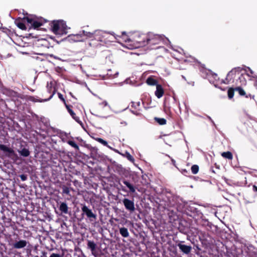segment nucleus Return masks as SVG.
Wrapping results in <instances>:
<instances>
[{
    "label": "nucleus",
    "mask_w": 257,
    "mask_h": 257,
    "mask_svg": "<svg viewBox=\"0 0 257 257\" xmlns=\"http://www.w3.org/2000/svg\"><path fill=\"white\" fill-rule=\"evenodd\" d=\"M67 143L72 147L74 148L76 150H79V146L74 141L72 140H68Z\"/></svg>",
    "instance_id": "nucleus-29"
},
{
    "label": "nucleus",
    "mask_w": 257,
    "mask_h": 257,
    "mask_svg": "<svg viewBox=\"0 0 257 257\" xmlns=\"http://www.w3.org/2000/svg\"><path fill=\"white\" fill-rule=\"evenodd\" d=\"M122 203L125 208L131 212H133L135 210L134 202L127 198H124L122 200Z\"/></svg>",
    "instance_id": "nucleus-11"
},
{
    "label": "nucleus",
    "mask_w": 257,
    "mask_h": 257,
    "mask_svg": "<svg viewBox=\"0 0 257 257\" xmlns=\"http://www.w3.org/2000/svg\"><path fill=\"white\" fill-rule=\"evenodd\" d=\"M154 120L160 125H165L167 123V120L164 118L155 117Z\"/></svg>",
    "instance_id": "nucleus-27"
},
{
    "label": "nucleus",
    "mask_w": 257,
    "mask_h": 257,
    "mask_svg": "<svg viewBox=\"0 0 257 257\" xmlns=\"http://www.w3.org/2000/svg\"><path fill=\"white\" fill-rule=\"evenodd\" d=\"M126 157L128 160L132 162H134L135 161L134 157L128 152H126Z\"/></svg>",
    "instance_id": "nucleus-32"
},
{
    "label": "nucleus",
    "mask_w": 257,
    "mask_h": 257,
    "mask_svg": "<svg viewBox=\"0 0 257 257\" xmlns=\"http://www.w3.org/2000/svg\"><path fill=\"white\" fill-rule=\"evenodd\" d=\"M81 210L82 214L86 215L90 221H93L96 219V214L93 213L92 210L89 209L86 205H83L81 208Z\"/></svg>",
    "instance_id": "nucleus-9"
},
{
    "label": "nucleus",
    "mask_w": 257,
    "mask_h": 257,
    "mask_svg": "<svg viewBox=\"0 0 257 257\" xmlns=\"http://www.w3.org/2000/svg\"><path fill=\"white\" fill-rule=\"evenodd\" d=\"M63 193L66 194H69V189L67 187H65L63 188Z\"/></svg>",
    "instance_id": "nucleus-36"
},
{
    "label": "nucleus",
    "mask_w": 257,
    "mask_h": 257,
    "mask_svg": "<svg viewBox=\"0 0 257 257\" xmlns=\"http://www.w3.org/2000/svg\"><path fill=\"white\" fill-rule=\"evenodd\" d=\"M241 71V69L240 67L233 68L228 73L225 79L222 80V83L224 84L235 83L236 85H239V82L241 85H245L246 81L244 75L240 73Z\"/></svg>",
    "instance_id": "nucleus-1"
},
{
    "label": "nucleus",
    "mask_w": 257,
    "mask_h": 257,
    "mask_svg": "<svg viewBox=\"0 0 257 257\" xmlns=\"http://www.w3.org/2000/svg\"><path fill=\"white\" fill-rule=\"evenodd\" d=\"M129 106L130 107V110L132 113L137 116L141 115L142 107L141 106V103L140 101L138 102L132 101Z\"/></svg>",
    "instance_id": "nucleus-8"
},
{
    "label": "nucleus",
    "mask_w": 257,
    "mask_h": 257,
    "mask_svg": "<svg viewBox=\"0 0 257 257\" xmlns=\"http://www.w3.org/2000/svg\"><path fill=\"white\" fill-rule=\"evenodd\" d=\"M59 210L62 213L67 214L68 212V207L67 204L65 202L61 203L59 206Z\"/></svg>",
    "instance_id": "nucleus-22"
},
{
    "label": "nucleus",
    "mask_w": 257,
    "mask_h": 257,
    "mask_svg": "<svg viewBox=\"0 0 257 257\" xmlns=\"http://www.w3.org/2000/svg\"><path fill=\"white\" fill-rule=\"evenodd\" d=\"M147 34L135 33L130 36L125 42L132 47V48H138L147 45Z\"/></svg>",
    "instance_id": "nucleus-2"
},
{
    "label": "nucleus",
    "mask_w": 257,
    "mask_h": 257,
    "mask_svg": "<svg viewBox=\"0 0 257 257\" xmlns=\"http://www.w3.org/2000/svg\"><path fill=\"white\" fill-rule=\"evenodd\" d=\"M25 17H24L22 19L19 18L17 19L15 22L17 27L22 30H26L27 29V27L25 25V24L27 23V21L25 20Z\"/></svg>",
    "instance_id": "nucleus-14"
},
{
    "label": "nucleus",
    "mask_w": 257,
    "mask_h": 257,
    "mask_svg": "<svg viewBox=\"0 0 257 257\" xmlns=\"http://www.w3.org/2000/svg\"><path fill=\"white\" fill-rule=\"evenodd\" d=\"M119 233L123 237H128L129 236V232L128 229L124 227L119 228Z\"/></svg>",
    "instance_id": "nucleus-21"
},
{
    "label": "nucleus",
    "mask_w": 257,
    "mask_h": 257,
    "mask_svg": "<svg viewBox=\"0 0 257 257\" xmlns=\"http://www.w3.org/2000/svg\"><path fill=\"white\" fill-rule=\"evenodd\" d=\"M184 242V241H180L177 244V245L179 247V249L182 252H183L184 253L188 254L191 252L192 247L190 245L183 244L182 243Z\"/></svg>",
    "instance_id": "nucleus-12"
},
{
    "label": "nucleus",
    "mask_w": 257,
    "mask_h": 257,
    "mask_svg": "<svg viewBox=\"0 0 257 257\" xmlns=\"http://www.w3.org/2000/svg\"><path fill=\"white\" fill-rule=\"evenodd\" d=\"M56 92V90L55 88H54V90L52 92V93L50 95V96L48 98L44 99H37L33 96H30L29 100L33 102H42L43 101H46L48 100H49L51 98L53 97V95L55 94Z\"/></svg>",
    "instance_id": "nucleus-18"
},
{
    "label": "nucleus",
    "mask_w": 257,
    "mask_h": 257,
    "mask_svg": "<svg viewBox=\"0 0 257 257\" xmlns=\"http://www.w3.org/2000/svg\"><path fill=\"white\" fill-rule=\"evenodd\" d=\"M75 38V40L77 41H84V38L83 36V33L79 34H76L74 36Z\"/></svg>",
    "instance_id": "nucleus-28"
},
{
    "label": "nucleus",
    "mask_w": 257,
    "mask_h": 257,
    "mask_svg": "<svg viewBox=\"0 0 257 257\" xmlns=\"http://www.w3.org/2000/svg\"><path fill=\"white\" fill-rule=\"evenodd\" d=\"M20 177L21 179L22 180V181H26L28 178L27 175L26 174L20 175Z\"/></svg>",
    "instance_id": "nucleus-35"
},
{
    "label": "nucleus",
    "mask_w": 257,
    "mask_h": 257,
    "mask_svg": "<svg viewBox=\"0 0 257 257\" xmlns=\"http://www.w3.org/2000/svg\"><path fill=\"white\" fill-rule=\"evenodd\" d=\"M221 155L223 158L225 159H227L229 160H232L233 159L232 154L231 152L229 151L224 152L221 153Z\"/></svg>",
    "instance_id": "nucleus-24"
},
{
    "label": "nucleus",
    "mask_w": 257,
    "mask_h": 257,
    "mask_svg": "<svg viewBox=\"0 0 257 257\" xmlns=\"http://www.w3.org/2000/svg\"><path fill=\"white\" fill-rule=\"evenodd\" d=\"M46 252H44L43 255L45 256V257H47L46 256ZM50 257H63V255H60V254L56 253H52L50 255Z\"/></svg>",
    "instance_id": "nucleus-33"
},
{
    "label": "nucleus",
    "mask_w": 257,
    "mask_h": 257,
    "mask_svg": "<svg viewBox=\"0 0 257 257\" xmlns=\"http://www.w3.org/2000/svg\"><path fill=\"white\" fill-rule=\"evenodd\" d=\"M191 172L193 174H196L199 171V166L197 165H193L191 168Z\"/></svg>",
    "instance_id": "nucleus-31"
},
{
    "label": "nucleus",
    "mask_w": 257,
    "mask_h": 257,
    "mask_svg": "<svg viewBox=\"0 0 257 257\" xmlns=\"http://www.w3.org/2000/svg\"><path fill=\"white\" fill-rule=\"evenodd\" d=\"M49 25L51 31L56 35H62L67 33V26L63 20H54L50 23Z\"/></svg>",
    "instance_id": "nucleus-3"
},
{
    "label": "nucleus",
    "mask_w": 257,
    "mask_h": 257,
    "mask_svg": "<svg viewBox=\"0 0 257 257\" xmlns=\"http://www.w3.org/2000/svg\"><path fill=\"white\" fill-rule=\"evenodd\" d=\"M95 140L98 142L103 145V146L107 147L109 149L111 150L112 149V148L108 145L107 142L106 141L104 140L103 139L99 138H96L95 139Z\"/></svg>",
    "instance_id": "nucleus-26"
},
{
    "label": "nucleus",
    "mask_w": 257,
    "mask_h": 257,
    "mask_svg": "<svg viewBox=\"0 0 257 257\" xmlns=\"http://www.w3.org/2000/svg\"><path fill=\"white\" fill-rule=\"evenodd\" d=\"M0 150L5 153L7 157L14 161H16L19 159L18 155L15 153V151L12 148L8 147L5 145L0 144Z\"/></svg>",
    "instance_id": "nucleus-7"
},
{
    "label": "nucleus",
    "mask_w": 257,
    "mask_h": 257,
    "mask_svg": "<svg viewBox=\"0 0 257 257\" xmlns=\"http://www.w3.org/2000/svg\"><path fill=\"white\" fill-rule=\"evenodd\" d=\"M146 83L149 85H151V86L156 85L157 86V85H158L157 80L154 78L152 76H150L147 78V79L146 80Z\"/></svg>",
    "instance_id": "nucleus-20"
},
{
    "label": "nucleus",
    "mask_w": 257,
    "mask_h": 257,
    "mask_svg": "<svg viewBox=\"0 0 257 257\" xmlns=\"http://www.w3.org/2000/svg\"><path fill=\"white\" fill-rule=\"evenodd\" d=\"M183 171H184V172H185V173H187V172H187V171L186 170H183Z\"/></svg>",
    "instance_id": "nucleus-42"
},
{
    "label": "nucleus",
    "mask_w": 257,
    "mask_h": 257,
    "mask_svg": "<svg viewBox=\"0 0 257 257\" xmlns=\"http://www.w3.org/2000/svg\"><path fill=\"white\" fill-rule=\"evenodd\" d=\"M58 96L59 98L61 101H62V102L64 103V105H65V104H67V103H66V100H65L64 97H63V95L61 93L58 92Z\"/></svg>",
    "instance_id": "nucleus-34"
},
{
    "label": "nucleus",
    "mask_w": 257,
    "mask_h": 257,
    "mask_svg": "<svg viewBox=\"0 0 257 257\" xmlns=\"http://www.w3.org/2000/svg\"><path fill=\"white\" fill-rule=\"evenodd\" d=\"M82 33L83 34L84 40L85 39H91L92 41L94 40V31L91 33L83 30Z\"/></svg>",
    "instance_id": "nucleus-19"
},
{
    "label": "nucleus",
    "mask_w": 257,
    "mask_h": 257,
    "mask_svg": "<svg viewBox=\"0 0 257 257\" xmlns=\"http://www.w3.org/2000/svg\"><path fill=\"white\" fill-rule=\"evenodd\" d=\"M147 42L148 48L151 49H158L160 47L159 46L163 43L164 38L159 35H156L152 33L147 34Z\"/></svg>",
    "instance_id": "nucleus-4"
},
{
    "label": "nucleus",
    "mask_w": 257,
    "mask_h": 257,
    "mask_svg": "<svg viewBox=\"0 0 257 257\" xmlns=\"http://www.w3.org/2000/svg\"><path fill=\"white\" fill-rule=\"evenodd\" d=\"M121 37L122 38V39H123L124 41L125 42V40H127V38H129L130 36H127L126 35L125 32H122Z\"/></svg>",
    "instance_id": "nucleus-37"
},
{
    "label": "nucleus",
    "mask_w": 257,
    "mask_h": 257,
    "mask_svg": "<svg viewBox=\"0 0 257 257\" xmlns=\"http://www.w3.org/2000/svg\"><path fill=\"white\" fill-rule=\"evenodd\" d=\"M109 34L108 33L101 30H96L94 31V40L98 42H105Z\"/></svg>",
    "instance_id": "nucleus-10"
},
{
    "label": "nucleus",
    "mask_w": 257,
    "mask_h": 257,
    "mask_svg": "<svg viewBox=\"0 0 257 257\" xmlns=\"http://www.w3.org/2000/svg\"><path fill=\"white\" fill-rule=\"evenodd\" d=\"M89 45L90 46H92V45H94V44H93L91 42V43H89Z\"/></svg>",
    "instance_id": "nucleus-41"
},
{
    "label": "nucleus",
    "mask_w": 257,
    "mask_h": 257,
    "mask_svg": "<svg viewBox=\"0 0 257 257\" xmlns=\"http://www.w3.org/2000/svg\"><path fill=\"white\" fill-rule=\"evenodd\" d=\"M27 242L25 240H20L13 244V247L16 249H20L25 247Z\"/></svg>",
    "instance_id": "nucleus-16"
},
{
    "label": "nucleus",
    "mask_w": 257,
    "mask_h": 257,
    "mask_svg": "<svg viewBox=\"0 0 257 257\" xmlns=\"http://www.w3.org/2000/svg\"><path fill=\"white\" fill-rule=\"evenodd\" d=\"M182 77L185 80L187 81L186 78L184 76L182 75Z\"/></svg>",
    "instance_id": "nucleus-40"
},
{
    "label": "nucleus",
    "mask_w": 257,
    "mask_h": 257,
    "mask_svg": "<svg viewBox=\"0 0 257 257\" xmlns=\"http://www.w3.org/2000/svg\"><path fill=\"white\" fill-rule=\"evenodd\" d=\"M237 86L235 87V90L236 91L238 92L239 94L241 96H245V92L244 90L241 88L240 83L239 82V85H237Z\"/></svg>",
    "instance_id": "nucleus-25"
},
{
    "label": "nucleus",
    "mask_w": 257,
    "mask_h": 257,
    "mask_svg": "<svg viewBox=\"0 0 257 257\" xmlns=\"http://www.w3.org/2000/svg\"><path fill=\"white\" fill-rule=\"evenodd\" d=\"M155 95L158 98L162 97L164 94V90L162 86L160 84L157 85Z\"/></svg>",
    "instance_id": "nucleus-17"
},
{
    "label": "nucleus",
    "mask_w": 257,
    "mask_h": 257,
    "mask_svg": "<svg viewBox=\"0 0 257 257\" xmlns=\"http://www.w3.org/2000/svg\"><path fill=\"white\" fill-rule=\"evenodd\" d=\"M234 91H235V88H230L228 89L227 91V94L229 98L231 99L233 97Z\"/></svg>",
    "instance_id": "nucleus-30"
},
{
    "label": "nucleus",
    "mask_w": 257,
    "mask_h": 257,
    "mask_svg": "<svg viewBox=\"0 0 257 257\" xmlns=\"http://www.w3.org/2000/svg\"><path fill=\"white\" fill-rule=\"evenodd\" d=\"M18 152L21 155V156L24 157H27L30 154L29 150L26 148H24L21 151L18 150Z\"/></svg>",
    "instance_id": "nucleus-23"
},
{
    "label": "nucleus",
    "mask_w": 257,
    "mask_h": 257,
    "mask_svg": "<svg viewBox=\"0 0 257 257\" xmlns=\"http://www.w3.org/2000/svg\"><path fill=\"white\" fill-rule=\"evenodd\" d=\"M87 247L90 249L92 254L94 256L96 257L98 255L96 244L93 241L88 240Z\"/></svg>",
    "instance_id": "nucleus-13"
},
{
    "label": "nucleus",
    "mask_w": 257,
    "mask_h": 257,
    "mask_svg": "<svg viewBox=\"0 0 257 257\" xmlns=\"http://www.w3.org/2000/svg\"><path fill=\"white\" fill-rule=\"evenodd\" d=\"M25 20L27 21V24L29 27V29L33 28L34 29H38L47 22L46 20L38 19L33 18L32 16L26 17Z\"/></svg>",
    "instance_id": "nucleus-5"
},
{
    "label": "nucleus",
    "mask_w": 257,
    "mask_h": 257,
    "mask_svg": "<svg viewBox=\"0 0 257 257\" xmlns=\"http://www.w3.org/2000/svg\"><path fill=\"white\" fill-rule=\"evenodd\" d=\"M65 107L69 113V114L71 115V116L72 117V118L76 121L77 122L79 123H82V122L80 120V118L78 116H76V114L74 113V112L72 110V106L71 105H69L67 104H65Z\"/></svg>",
    "instance_id": "nucleus-15"
},
{
    "label": "nucleus",
    "mask_w": 257,
    "mask_h": 257,
    "mask_svg": "<svg viewBox=\"0 0 257 257\" xmlns=\"http://www.w3.org/2000/svg\"><path fill=\"white\" fill-rule=\"evenodd\" d=\"M120 181L124 185V186H123L120 183H119L121 190L122 191L131 194L136 193L137 187L128 180L122 178L120 179Z\"/></svg>",
    "instance_id": "nucleus-6"
},
{
    "label": "nucleus",
    "mask_w": 257,
    "mask_h": 257,
    "mask_svg": "<svg viewBox=\"0 0 257 257\" xmlns=\"http://www.w3.org/2000/svg\"><path fill=\"white\" fill-rule=\"evenodd\" d=\"M69 94H70V95H71L73 98H75V99H76V98H75V97L73 95V94H72V92H69Z\"/></svg>",
    "instance_id": "nucleus-39"
},
{
    "label": "nucleus",
    "mask_w": 257,
    "mask_h": 257,
    "mask_svg": "<svg viewBox=\"0 0 257 257\" xmlns=\"http://www.w3.org/2000/svg\"><path fill=\"white\" fill-rule=\"evenodd\" d=\"M252 190L254 192H257V186L255 185H253L252 186Z\"/></svg>",
    "instance_id": "nucleus-38"
},
{
    "label": "nucleus",
    "mask_w": 257,
    "mask_h": 257,
    "mask_svg": "<svg viewBox=\"0 0 257 257\" xmlns=\"http://www.w3.org/2000/svg\"><path fill=\"white\" fill-rule=\"evenodd\" d=\"M249 203L248 201L245 202V203Z\"/></svg>",
    "instance_id": "nucleus-43"
}]
</instances>
